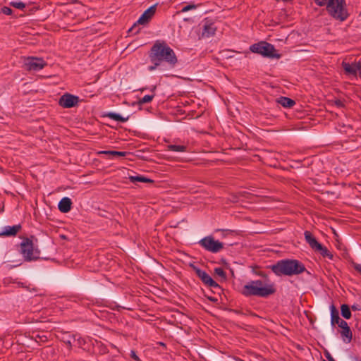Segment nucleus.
Here are the masks:
<instances>
[{
	"mask_svg": "<svg viewBox=\"0 0 361 361\" xmlns=\"http://www.w3.org/2000/svg\"><path fill=\"white\" fill-rule=\"evenodd\" d=\"M276 290L274 285H268L264 288L257 287L251 281L243 286L242 293L247 297L258 296L267 298L275 293Z\"/></svg>",
	"mask_w": 361,
	"mask_h": 361,
	"instance_id": "obj_4",
	"label": "nucleus"
},
{
	"mask_svg": "<svg viewBox=\"0 0 361 361\" xmlns=\"http://www.w3.org/2000/svg\"><path fill=\"white\" fill-rule=\"evenodd\" d=\"M192 267L196 275L201 279L202 283L209 287L221 290V286L216 281H214L205 271H203L194 265Z\"/></svg>",
	"mask_w": 361,
	"mask_h": 361,
	"instance_id": "obj_9",
	"label": "nucleus"
},
{
	"mask_svg": "<svg viewBox=\"0 0 361 361\" xmlns=\"http://www.w3.org/2000/svg\"><path fill=\"white\" fill-rule=\"evenodd\" d=\"M71 2H73V3H75V2H77L78 0H71Z\"/></svg>",
	"mask_w": 361,
	"mask_h": 361,
	"instance_id": "obj_41",
	"label": "nucleus"
},
{
	"mask_svg": "<svg viewBox=\"0 0 361 361\" xmlns=\"http://www.w3.org/2000/svg\"><path fill=\"white\" fill-rule=\"evenodd\" d=\"M21 229L20 224L14 225L12 226H7L4 228V230L0 233L2 236H15Z\"/></svg>",
	"mask_w": 361,
	"mask_h": 361,
	"instance_id": "obj_15",
	"label": "nucleus"
},
{
	"mask_svg": "<svg viewBox=\"0 0 361 361\" xmlns=\"http://www.w3.org/2000/svg\"><path fill=\"white\" fill-rule=\"evenodd\" d=\"M216 27L214 23L207 21L203 25L202 36L203 37H209L215 34Z\"/></svg>",
	"mask_w": 361,
	"mask_h": 361,
	"instance_id": "obj_14",
	"label": "nucleus"
},
{
	"mask_svg": "<svg viewBox=\"0 0 361 361\" xmlns=\"http://www.w3.org/2000/svg\"><path fill=\"white\" fill-rule=\"evenodd\" d=\"M279 103L283 107L290 108L295 104V102L292 99L286 97L279 98Z\"/></svg>",
	"mask_w": 361,
	"mask_h": 361,
	"instance_id": "obj_20",
	"label": "nucleus"
},
{
	"mask_svg": "<svg viewBox=\"0 0 361 361\" xmlns=\"http://www.w3.org/2000/svg\"><path fill=\"white\" fill-rule=\"evenodd\" d=\"M269 268L278 276L298 275L307 271L305 265L297 259H281Z\"/></svg>",
	"mask_w": 361,
	"mask_h": 361,
	"instance_id": "obj_2",
	"label": "nucleus"
},
{
	"mask_svg": "<svg viewBox=\"0 0 361 361\" xmlns=\"http://www.w3.org/2000/svg\"><path fill=\"white\" fill-rule=\"evenodd\" d=\"M206 250L212 253L219 252L224 248V244L209 235L201 239L198 243Z\"/></svg>",
	"mask_w": 361,
	"mask_h": 361,
	"instance_id": "obj_7",
	"label": "nucleus"
},
{
	"mask_svg": "<svg viewBox=\"0 0 361 361\" xmlns=\"http://www.w3.org/2000/svg\"><path fill=\"white\" fill-rule=\"evenodd\" d=\"M255 274L257 275V276H259L261 277H262L264 279V281H266V282H269V283H271L269 280V278L268 276V274H266L265 272L264 271H256Z\"/></svg>",
	"mask_w": 361,
	"mask_h": 361,
	"instance_id": "obj_31",
	"label": "nucleus"
},
{
	"mask_svg": "<svg viewBox=\"0 0 361 361\" xmlns=\"http://www.w3.org/2000/svg\"><path fill=\"white\" fill-rule=\"evenodd\" d=\"M351 309L353 310H354V311H355V310H361V306L360 305H357V304L355 305H355H352Z\"/></svg>",
	"mask_w": 361,
	"mask_h": 361,
	"instance_id": "obj_36",
	"label": "nucleus"
},
{
	"mask_svg": "<svg viewBox=\"0 0 361 361\" xmlns=\"http://www.w3.org/2000/svg\"><path fill=\"white\" fill-rule=\"evenodd\" d=\"M130 355V357L133 358V360H135V361H140V358L136 355L135 351L131 350Z\"/></svg>",
	"mask_w": 361,
	"mask_h": 361,
	"instance_id": "obj_34",
	"label": "nucleus"
},
{
	"mask_svg": "<svg viewBox=\"0 0 361 361\" xmlns=\"http://www.w3.org/2000/svg\"><path fill=\"white\" fill-rule=\"evenodd\" d=\"M79 97L71 94L66 93L62 95L59 101V104L63 108H71L78 104Z\"/></svg>",
	"mask_w": 361,
	"mask_h": 361,
	"instance_id": "obj_11",
	"label": "nucleus"
},
{
	"mask_svg": "<svg viewBox=\"0 0 361 361\" xmlns=\"http://www.w3.org/2000/svg\"><path fill=\"white\" fill-rule=\"evenodd\" d=\"M154 97V94L145 95L142 99H140L139 100L138 104H145V103H149L153 99Z\"/></svg>",
	"mask_w": 361,
	"mask_h": 361,
	"instance_id": "obj_28",
	"label": "nucleus"
},
{
	"mask_svg": "<svg viewBox=\"0 0 361 361\" xmlns=\"http://www.w3.org/2000/svg\"><path fill=\"white\" fill-rule=\"evenodd\" d=\"M214 273L220 276L224 281L227 279L226 274L221 267H216L214 269Z\"/></svg>",
	"mask_w": 361,
	"mask_h": 361,
	"instance_id": "obj_26",
	"label": "nucleus"
},
{
	"mask_svg": "<svg viewBox=\"0 0 361 361\" xmlns=\"http://www.w3.org/2000/svg\"><path fill=\"white\" fill-rule=\"evenodd\" d=\"M129 180L131 183L142 182V183H154V180L142 176H130Z\"/></svg>",
	"mask_w": 361,
	"mask_h": 361,
	"instance_id": "obj_21",
	"label": "nucleus"
},
{
	"mask_svg": "<svg viewBox=\"0 0 361 361\" xmlns=\"http://www.w3.org/2000/svg\"><path fill=\"white\" fill-rule=\"evenodd\" d=\"M235 360H236V361H245V360H242V359H240V358H239V357H236V358H235Z\"/></svg>",
	"mask_w": 361,
	"mask_h": 361,
	"instance_id": "obj_40",
	"label": "nucleus"
},
{
	"mask_svg": "<svg viewBox=\"0 0 361 361\" xmlns=\"http://www.w3.org/2000/svg\"><path fill=\"white\" fill-rule=\"evenodd\" d=\"M197 7V5L195 4H188L184 7H183V8L180 10V12L181 13H185V12H188L190 10H194V9H196Z\"/></svg>",
	"mask_w": 361,
	"mask_h": 361,
	"instance_id": "obj_30",
	"label": "nucleus"
},
{
	"mask_svg": "<svg viewBox=\"0 0 361 361\" xmlns=\"http://www.w3.org/2000/svg\"><path fill=\"white\" fill-rule=\"evenodd\" d=\"M330 310H331V326L338 324L339 323V322H341L343 320L339 317V313H338V310L336 308L334 305H331L330 306Z\"/></svg>",
	"mask_w": 361,
	"mask_h": 361,
	"instance_id": "obj_18",
	"label": "nucleus"
},
{
	"mask_svg": "<svg viewBox=\"0 0 361 361\" xmlns=\"http://www.w3.org/2000/svg\"><path fill=\"white\" fill-rule=\"evenodd\" d=\"M325 356L329 361H335L329 353H326Z\"/></svg>",
	"mask_w": 361,
	"mask_h": 361,
	"instance_id": "obj_37",
	"label": "nucleus"
},
{
	"mask_svg": "<svg viewBox=\"0 0 361 361\" xmlns=\"http://www.w3.org/2000/svg\"><path fill=\"white\" fill-rule=\"evenodd\" d=\"M252 281V283L255 284L257 287L264 288L268 285H274L273 283H269L262 280H255Z\"/></svg>",
	"mask_w": 361,
	"mask_h": 361,
	"instance_id": "obj_27",
	"label": "nucleus"
},
{
	"mask_svg": "<svg viewBox=\"0 0 361 361\" xmlns=\"http://www.w3.org/2000/svg\"><path fill=\"white\" fill-rule=\"evenodd\" d=\"M10 5L20 10L25 7V4L21 1H12L10 3Z\"/></svg>",
	"mask_w": 361,
	"mask_h": 361,
	"instance_id": "obj_29",
	"label": "nucleus"
},
{
	"mask_svg": "<svg viewBox=\"0 0 361 361\" xmlns=\"http://www.w3.org/2000/svg\"><path fill=\"white\" fill-rule=\"evenodd\" d=\"M314 251L319 252L323 257H327L329 259H333L334 258L333 254L326 247L323 246L322 244L319 245V247H317Z\"/></svg>",
	"mask_w": 361,
	"mask_h": 361,
	"instance_id": "obj_19",
	"label": "nucleus"
},
{
	"mask_svg": "<svg viewBox=\"0 0 361 361\" xmlns=\"http://www.w3.org/2000/svg\"><path fill=\"white\" fill-rule=\"evenodd\" d=\"M71 200L69 197H65L60 200L58 207L61 212L67 213L71 210Z\"/></svg>",
	"mask_w": 361,
	"mask_h": 361,
	"instance_id": "obj_17",
	"label": "nucleus"
},
{
	"mask_svg": "<svg viewBox=\"0 0 361 361\" xmlns=\"http://www.w3.org/2000/svg\"><path fill=\"white\" fill-rule=\"evenodd\" d=\"M109 118L113 119L116 121L124 123L128 120V116L126 118L123 117L118 114L110 112L106 115Z\"/></svg>",
	"mask_w": 361,
	"mask_h": 361,
	"instance_id": "obj_23",
	"label": "nucleus"
},
{
	"mask_svg": "<svg viewBox=\"0 0 361 361\" xmlns=\"http://www.w3.org/2000/svg\"><path fill=\"white\" fill-rule=\"evenodd\" d=\"M207 298L209 301H211V302H214V303H216V302H218V299H217L216 298H215V297H212V296H207Z\"/></svg>",
	"mask_w": 361,
	"mask_h": 361,
	"instance_id": "obj_35",
	"label": "nucleus"
},
{
	"mask_svg": "<svg viewBox=\"0 0 361 361\" xmlns=\"http://www.w3.org/2000/svg\"><path fill=\"white\" fill-rule=\"evenodd\" d=\"M149 58L152 65L148 66L149 71H154L163 62L169 66L174 67L178 59L174 51L166 42L157 40L149 51Z\"/></svg>",
	"mask_w": 361,
	"mask_h": 361,
	"instance_id": "obj_1",
	"label": "nucleus"
},
{
	"mask_svg": "<svg viewBox=\"0 0 361 361\" xmlns=\"http://www.w3.org/2000/svg\"><path fill=\"white\" fill-rule=\"evenodd\" d=\"M157 9V5L154 4L149 8H148L140 17L137 20V23L134 24V25L130 27L128 30L129 32H132L134 28H135L137 23L140 25H146L151 20L152 16L155 14Z\"/></svg>",
	"mask_w": 361,
	"mask_h": 361,
	"instance_id": "obj_10",
	"label": "nucleus"
},
{
	"mask_svg": "<svg viewBox=\"0 0 361 361\" xmlns=\"http://www.w3.org/2000/svg\"><path fill=\"white\" fill-rule=\"evenodd\" d=\"M169 151L184 152L187 150V146L180 145H169L167 146Z\"/></svg>",
	"mask_w": 361,
	"mask_h": 361,
	"instance_id": "obj_24",
	"label": "nucleus"
},
{
	"mask_svg": "<svg viewBox=\"0 0 361 361\" xmlns=\"http://www.w3.org/2000/svg\"><path fill=\"white\" fill-rule=\"evenodd\" d=\"M341 314L342 317L346 319H349L351 317V311L348 305L343 304L341 306Z\"/></svg>",
	"mask_w": 361,
	"mask_h": 361,
	"instance_id": "obj_22",
	"label": "nucleus"
},
{
	"mask_svg": "<svg viewBox=\"0 0 361 361\" xmlns=\"http://www.w3.org/2000/svg\"><path fill=\"white\" fill-rule=\"evenodd\" d=\"M250 50L256 54H259L264 57L271 59H280L281 54H277L274 45L264 41L253 44L250 47Z\"/></svg>",
	"mask_w": 361,
	"mask_h": 361,
	"instance_id": "obj_5",
	"label": "nucleus"
},
{
	"mask_svg": "<svg viewBox=\"0 0 361 361\" xmlns=\"http://www.w3.org/2000/svg\"><path fill=\"white\" fill-rule=\"evenodd\" d=\"M350 264L354 269L361 274V264L356 263L354 261H352Z\"/></svg>",
	"mask_w": 361,
	"mask_h": 361,
	"instance_id": "obj_32",
	"label": "nucleus"
},
{
	"mask_svg": "<svg viewBox=\"0 0 361 361\" xmlns=\"http://www.w3.org/2000/svg\"><path fill=\"white\" fill-rule=\"evenodd\" d=\"M319 6H326L328 13L334 18L341 21L348 17L345 0H314Z\"/></svg>",
	"mask_w": 361,
	"mask_h": 361,
	"instance_id": "obj_3",
	"label": "nucleus"
},
{
	"mask_svg": "<svg viewBox=\"0 0 361 361\" xmlns=\"http://www.w3.org/2000/svg\"><path fill=\"white\" fill-rule=\"evenodd\" d=\"M336 104L338 106H342V102L340 100L336 101Z\"/></svg>",
	"mask_w": 361,
	"mask_h": 361,
	"instance_id": "obj_38",
	"label": "nucleus"
},
{
	"mask_svg": "<svg viewBox=\"0 0 361 361\" xmlns=\"http://www.w3.org/2000/svg\"><path fill=\"white\" fill-rule=\"evenodd\" d=\"M337 325L342 329L340 333L343 341L345 343H350L353 338V333L348 323L345 320H342Z\"/></svg>",
	"mask_w": 361,
	"mask_h": 361,
	"instance_id": "obj_12",
	"label": "nucleus"
},
{
	"mask_svg": "<svg viewBox=\"0 0 361 361\" xmlns=\"http://www.w3.org/2000/svg\"><path fill=\"white\" fill-rule=\"evenodd\" d=\"M102 153L105 154H111L113 156L125 157L128 154L127 152L121 151H103Z\"/></svg>",
	"mask_w": 361,
	"mask_h": 361,
	"instance_id": "obj_25",
	"label": "nucleus"
},
{
	"mask_svg": "<svg viewBox=\"0 0 361 361\" xmlns=\"http://www.w3.org/2000/svg\"><path fill=\"white\" fill-rule=\"evenodd\" d=\"M20 252L25 261L30 262L39 258L40 252L35 247L31 238H25L20 243Z\"/></svg>",
	"mask_w": 361,
	"mask_h": 361,
	"instance_id": "obj_6",
	"label": "nucleus"
},
{
	"mask_svg": "<svg viewBox=\"0 0 361 361\" xmlns=\"http://www.w3.org/2000/svg\"><path fill=\"white\" fill-rule=\"evenodd\" d=\"M342 65L346 73L353 76H357L358 73L359 76L361 77V61L353 63L343 62Z\"/></svg>",
	"mask_w": 361,
	"mask_h": 361,
	"instance_id": "obj_13",
	"label": "nucleus"
},
{
	"mask_svg": "<svg viewBox=\"0 0 361 361\" xmlns=\"http://www.w3.org/2000/svg\"><path fill=\"white\" fill-rule=\"evenodd\" d=\"M66 343L68 346H70V347L71 346V341H66Z\"/></svg>",
	"mask_w": 361,
	"mask_h": 361,
	"instance_id": "obj_39",
	"label": "nucleus"
},
{
	"mask_svg": "<svg viewBox=\"0 0 361 361\" xmlns=\"http://www.w3.org/2000/svg\"><path fill=\"white\" fill-rule=\"evenodd\" d=\"M47 66V62L42 58L30 56L24 59L23 67L28 71H38Z\"/></svg>",
	"mask_w": 361,
	"mask_h": 361,
	"instance_id": "obj_8",
	"label": "nucleus"
},
{
	"mask_svg": "<svg viewBox=\"0 0 361 361\" xmlns=\"http://www.w3.org/2000/svg\"><path fill=\"white\" fill-rule=\"evenodd\" d=\"M1 12L5 14V15H7V16H9V15H11L12 13H13V11L11 8H10L9 7H7V6H4L2 8H1Z\"/></svg>",
	"mask_w": 361,
	"mask_h": 361,
	"instance_id": "obj_33",
	"label": "nucleus"
},
{
	"mask_svg": "<svg viewBox=\"0 0 361 361\" xmlns=\"http://www.w3.org/2000/svg\"><path fill=\"white\" fill-rule=\"evenodd\" d=\"M304 235L307 243H308L310 247L313 250H315L317 247H319L321 243L317 241V240L315 238V237L312 234L310 231H305L304 233Z\"/></svg>",
	"mask_w": 361,
	"mask_h": 361,
	"instance_id": "obj_16",
	"label": "nucleus"
}]
</instances>
